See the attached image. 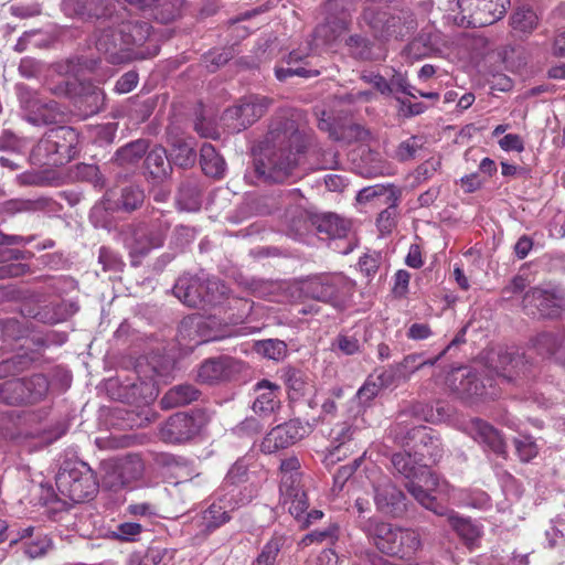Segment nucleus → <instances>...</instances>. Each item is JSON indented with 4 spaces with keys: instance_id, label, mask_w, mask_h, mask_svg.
I'll list each match as a JSON object with an SVG mask.
<instances>
[{
    "instance_id": "obj_1",
    "label": "nucleus",
    "mask_w": 565,
    "mask_h": 565,
    "mask_svg": "<svg viewBox=\"0 0 565 565\" xmlns=\"http://www.w3.org/2000/svg\"><path fill=\"white\" fill-rule=\"evenodd\" d=\"M305 147L303 137L296 121L287 116L273 121L262 141L260 158L255 171L265 181L284 182L294 174L298 164L297 156Z\"/></svg>"
},
{
    "instance_id": "obj_2",
    "label": "nucleus",
    "mask_w": 565,
    "mask_h": 565,
    "mask_svg": "<svg viewBox=\"0 0 565 565\" xmlns=\"http://www.w3.org/2000/svg\"><path fill=\"white\" fill-rule=\"evenodd\" d=\"M394 469L407 479L405 487L414 499L424 508L434 513H444L436 508V500L430 494L437 491L448 497L449 500L457 501L458 491L447 481L439 480L426 463L417 465L415 459L407 452L394 454L392 457Z\"/></svg>"
},
{
    "instance_id": "obj_3",
    "label": "nucleus",
    "mask_w": 565,
    "mask_h": 565,
    "mask_svg": "<svg viewBox=\"0 0 565 565\" xmlns=\"http://www.w3.org/2000/svg\"><path fill=\"white\" fill-rule=\"evenodd\" d=\"M362 530L372 544L383 554L401 559H411L422 548L420 534L375 519L366 520Z\"/></svg>"
},
{
    "instance_id": "obj_4",
    "label": "nucleus",
    "mask_w": 565,
    "mask_h": 565,
    "mask_svg": "<svg viewBox=\"0 0 565 565\" xmlns=\"http://www.w3.org/2000/svg\"><path fill=\"white\" fill-rule=\"evenodd\" d=\"M60 493L74 502L89 499L97 491V480L90 467L79 460L65 461L56 478Z\"/></svg>"
},
{
    "instance_id": "obj_5",
    "label": "nucleus",
    "mask_w": 565,
    "mask_h": 565,
    "mask_svg": "<svg viewBox=\"0 0 565 565\" xmlns=\"http://www.w3.org/2000/svg\"><path fill=\"white\" fill-rule=\"evenodd\" d=\"M169 228L170 222L164 215L149 224L130 227L125 235V245L129 250L131 265L139 266L141 259L152 249L161 247Z\"/></svg>"
},
{
    "instance_id": "obj_6",
    "label": "nucleus",
    "mask_w": 565,
    "mask_h": 565,
    "mask_svg": "<svg viewBox=\"0 0 565 565\" xmlns=\"http://www.w3.org/2000/svg\"><path fill=\"white\" fill-rule=\"evenodd\" d=\"M455 21L462 26L481 28L501 20L510 0H456Z\"/></svg>"
},
{
    "instance_id": "obj_7",
    "label": "nucleus",
    "mask_w": 565,
    "mask_h": 565,
    "mask_svg": "<svg viewBox=\"0 0 565 565\" xmlns=\"http://www.w3.org/2000/svg\"><path fill=\"white\" fill-rule=\"evenodd\" d=\"M299 469L300 461L297 457H289L280 463V503L282 507H287L294 518H300L301 513L308 509L307 494L300 483Z\"/></svg>"
},
{
    "instance_id": "obj_8",
    "label": "nucleus",
    "mask_w": 565,
    "mask_h": 565,
    "mask_svg": "<svg viewBox=\"0 0 565 565\" xmlns=\"http://www.w3.org/2000/svg\"><path fill=\"white\" fill-rule=\"evenodd\" d=\"M522 305L529 315L557 318L565 313V291L559 286L544 284L527 290Z\"/></svg>"
},
{
    "instance_id": "obj_9",
    "label": "nucleus",
    "mask_w": 565,
    "mask_h": 565,
    "mask_svg": "<svg viewBox=\"0 0 565 565\" xmlns=\"http://www.w3.org/2000/svg\"><path fill=\"white\" fill-rule=\"evenodd\" d=\"M271 99L259 95L245 96L227 108L222 120L232 132H238L257 121L268 109Z\"/></svg>"
},
{
    "instance_id": "obj_10",
    "label": "nucleus",
    "mask_w": 565,
    "mask_h": 565,
    "mask_svg": "<svg viewBox=\"0 0 565 565\" xmlns=\"http://www.w3.org/2000/svg\"><path fill=\"white\" fill-rule=\"evenodd\" d=\"M18 96L25 115V119L32 125H49L60 121L64 113L53 100L41 99L36 92L24 85L18 86Z\"/></svg>"
},
{
    "instance_id": "obj_11",
    "label": "nucleus",
    "mask_w": 565,
    "mask_h": 565,
    "mask_svg": "<svg viewBox=\"0 0 565 565\" xmlns=\"http://www.w3.org/2000/svg\"><path fill=\"white\" fill-rule=\"evenodd\" d=\"M128 46H132L134 61L153 57L159 52L156 40L151 36V26L143 21H127L118 26Z\"/></svg>"
},
{
    "instance_id": "obj_12",
    "label": "nucleus",
    "mask_w": 565,
    "mask_h": 565,
    "mask_svg": "<svg viewBox=\"0 0 565 565\" xmlns=\"http://www.w3.org/2000/svg\"><path fill=\"white\" fill-rule=\"evenodd\" d=\"M47 381L43 375L28 380H17L0 384L1 399L8 404L34 403L47 392Z\"/></svg>"
},
{
    "instance_id": "obj_13",
    "label": "nucleus",
    "mask_w": 565,
    "mask_h": 565,
    "mask_svg": "<svg viewBox=\"0 0 565 565\" xmlns=\"http://www.w3.org/2000/svg\"><path fill=\"white\" fill-rule=\"evenodd\" d=\"M78 143V136L75 129L66 126H58L50 129L39 142V150H43L47 156L56 154V161L71 159Z\"/></svg>"
},
{
    "instance_id": "obj_14",
    "label": "nucleus",
    "mask_w": 565,
    "mask_h": 565,
    "mask_svg": "<svg viewBox=\"0 0 565 565\" xmlns=\"http://www.w3.org/2000/svg\"><path fill=\"white\" fill-rule=\"evenodd\" d=\"M302 289L312 299L335 303L351 289V282L340 275L321 276L308 280Z\"/></svg>"
},
{
    "instance_id": "obj_15",
    "label": "nucleus",
    "mask_w": 565,
    "mask_h": 565,
    "mask_svg": "<svg viewBox=\"0 0 565 565\" xmlns=\"http://www.w3.org/2000/svg\"><path fill=\"white\" fill-rule=\"evenodd\" d=\"M126 38L118 28H106L96 34L95 45L111 64H124L134 61L132 46H128Z\"/></svg>"
},
{
    "instance_id": "obj_16",
    "label": "nucleus",
    "mask_w": 565,
    "mask_h": 565,
    "mask_svg": "<svg viewBox=\"0 0 565 565\" xmlns=\"http://www.w3.org/2000/svg\"><path fill=\"white\" fill-rule=\"evenodd\" d=\"M245 472L246 469L244 466L235 463L230 469L223 487L216 493L218 500H221V502H223L232 512L250 502L254 497L253 491L248 490L247 487L242 488L235 484L239 477L244 476Z\"/></svg>"
},
{
    "instance_id": "obj_17",
    "label": "nucleus",
    "mask_w": 565,
    "mask_h": 565,
    "mask_svg": "<svg viewBox=\"0 0 565 565\" xmlns=\"http://www.w3.org/2000/svg\"><path fill=\"white\" fill-rule=\"evenodd\" d=\"M307 433V428L299 420H290L273 428L262 441V450L273 454L287 448L300 440Z\"/></svg>"
},
{
    "instance_id": "obj_18",
    "label": "nucleus",
    "mask_w": 565,
    "mask_h": 565,
    "mask_svg": "<svg viewBox=\"0 0 565 565\" xmlns=\"http://www.w3.org/2000/svg\"><path fill=\"white\" fill-rule=\"evenodd\" d=\"M374 502L380 512L399 515L405 511V495L390 479H381L374 486Z\"/></svg>"
},
{
    "instance_id": "obj_19",
    "label": "nucleus",
    "mask_w": 565,
    "mask_h": 565,
    "mask_svg": "<svg viewBox=\"0 0 565 565\" xmlns=\"http://www.w3.org/2000/svg\"><path fill=\"white\" fill-rule=\"evenodd\" d=\"M114 0H63L62 10L66 15L81 18L110 17L115 10Z\"/></svg>"
},
{
    "instance_id": "obj_20",
    "label": "nucleus",
    "mask_w": 565,
    "mask_h": 565,
    "mask_svg": "<svg viewBox=\"0 0 565 565\" xmlns=\"http://www.w3.org/2000/svg\"><path fill=\"white\" fill-rule=\"evenodd\" d=\"M173 292L184 305L189 307H199L203 303H211L215 300L213 295L203 294V281L192 276L180 277Z\"/></svg>"
},
{
    "instance_id": "obj_21",
    "label": "nucleus",
    "mask_w": 565,
    "mask_h": 565,
    "mask_svg": "<svg viewBox=\"0 0 565 565\" xmlns=\"http://www.w3.org/2000/svg\"><path fill=\"white\" fill-rule=\"evenodd\" d=\"M198 431V426L192 417L178 413L171 416L160 429L161 438L171 444L189 440Z\"/></svg>"
},
{
    "instance_id": "obj_22",
    "label": "nucleus",
    "mask_w": 565,
    "mask_h": 565,
    "mask_svg": "<svg viewBox=\"0 0 565 565\" xmlns=\"http://www.w3.org/2000/svg\"><path fill=\"white\" fill-rule=\"evenodd\" d=\"M466 431L476 441L484 445L494 454L502 456L507 454V446L500 433L482 419L472 418L469 420L466 425Z\"/></svg>"
},
{
    "instance_id": "obj_23",
    "label": "nucleus",
    "mask_w": 565,
    "mask_h": 565,
    "mask_svg": "<svg viewBox=\"0 0 565 565\" xmlns=\"http://www.w3.org/2000/svg\"><path fill=\"white\" fill-rule=\"evenodd\" d=\"M536 352L565 366V330L543 332L533 340Z\"/></svg>"
},
{
    "instance_id": "obj_24",
    "label": "nucleus",
    "mask_w": 565,
    "mask_h": 565,
    "mask_svg": "<svg viewBox=\"0 0 565 565\" xmlns=\"http://www.w3.org/2000/svg\"><path fill=\"white\" fill-rule=\"evenodd\" d=\"M255 401L253 411L260 416L273 414L280 405L279 386L269 382L260 381L255 386Z\"/></svg>"
},
{
    "instance_id": "obj_25",
    "label": "nucleus",
    "mask_w": 565,
    "mask_h": 565,
    "mask_svg": "<svg viewBox=\"0 0 565 565\" xmlns=\"http://www.w3.org/2000/svg\"><path fill=\"white\" fill-rule=\"evenodd\" d=\"M231 510L216 497V500L195 520L202 535H207L231 519Z\"/></svg>"
},
{
    "instance_id": "obj_26",
    "label": "nucleus",
    "mask_w": 565,
    "mask_h": 565,
    "mask_svg": "<svg viewBox=\"0 0 565 565\" xmlns=\"http://www.w3.org/2000/svg\"><path fill=\"white\" fill-rule=\"evenodd\" d=\"M142 469L143 465L139 457H129L116 467V470H119L118 476H115L116 471L107 473L103 482L109 489L116 490L130 480L139 478L142 475Z\"/></svg>"
},
{
    "instance_id": "obj_27",
    "label": "nucleus",
    "mask_w": 565,
    "mask_h": 565,
    "mask_svg": "<svg viewBox=\"0 0 565 565\" xmlns=\"http://www.w3.org/2000/svg\"><path fill=\"white\" fill-rule=\"evenodd\" d=\"M436 508L444 513H437L447 518L450 526L465 540L468 545H473L480 537L481 532L478 525L473 524L469 519L459 516L455 511L448 510L436 502Z\"/></svg>"
},
{
    "instance_id": "obj_28",
    "label": "nucleus",
    "mask_w": 565,
    "mask_h": 565,
    "mask_svg": "<svg viewBox=\"0 0 565 565\" xmlns=\"http://www.w3.org/2000/svg\"><path fill=\"white\" fill-rule=\"evenodd\" d=\"M232 374V361L227 358L205 361L199 369L198 379L202 383L214 384L227 380Z\"/></svg>"
},
{
    "instance_id": "obj_29",
    "label": "nucleus",
    "mask_w": 565,
    "mask_h": 565,
    "mask_svg": "<svg viewBox=\"0 0 565 565\" xmlns=\"http://www.w3.org/2000/svg\"><path fill=\"white\" fill-rule=\"evenodd\" d=\"M137 373L139 376V384H134L132 387L138 390L140 387V394L143 399L148 403L153 401L158 396V384L160 382V377L162 376L161 372L156 367L148 365H143L141 362L137 364Z\"/></svg>"
},
{
    "instance_id": "obj_30",
    "label": "nucleus",
    "mask_w": 565,
    "mask_h": 565,
    "mask_svg": "<svg viewBox=\"0 0 565 565\" xmlns=\"http://www.w3.org/2000/svg\"><path fill=\"white\" fill-rule=\"evenodd\" d=\"M352 435V427L348 423L339 424L331 430L332 444H335V446L329 449L324 457L327 465H333L347 456V451H342V448L351 439Z\"/></svg>"
},
{
    "instance_id": "obj_31",
    "label": "nucleus",
    "mask_w": 565,
    "mask_h": 565,
    "mask_svg": "<svg viewBox=\"0 0 565 565\" xmlns=\"http://www.w3.org/2000/svg\"><path fill=\"white\" fill-rule=\"evenodd\" d=\"M363 20L375 31L376 36L388 38L394 35L397 20L387 17L386 12L367 8L363 12Z\"/></svg>"
},
{
    "instance_id": "obj_32",
    "label": "nucleus",
    "mask_w": 565,
    "mask_h": 565,
    "mask_svg": "<svg viewBox=\"0 0 565 565\" xmlns=\"http://www.w3.org/2000/svg\"><path fill=\"white\" fill-rule=\"evenodd\" d=\"M199 396V391L192 385H178L169 390L161 399L163 408H174L190 404Z\"/></svg>"
},
{
    "instance_id": "obj_33",
    "label": "nucleus",
    "mask_w": 565,
    "mask_h": 565,
    "mask_svg": "<svg viewBox=\"0 0 565 565\" xmlns=\"http://www.w3.org/2000/svg\"><path fill=\"white\" fill-rule=\"evenodd\" d=\"M201 166L203 172L213 178H221L225 171V161L211 143L201 147Z\"/></svg>"
},
{
    "instance_id": "obj_34",
    "label": "nucleus",
    "mask_w": 565,
    "mask_h": 565,
    "mask_svg": "<svg viewBox=\"0 0 565 565\" xmlns=\"http://www.w3.org/2000/svg\"><path fill=\"white\" fill-rule=\"evenodd\" d=\"M319 127L322 130H328L330 132V137L334 140H343L351 142L353 140H362L367 136V131L362 128L360 125H348V126H332L326 119H322L319 122Z\"/></svg>"
},
{
    "instance_id": "obj_35",
    "label": "nucleus",
    "mask_w": 565,
    "mask_h": 565,
    "mask_svg": "<svg viewBox=\"0 0 565 565\" xmlns=\"http://www.w3.org/2000/svg\"><path fill=\"white\" fill-rule=\"evenodd\" d=\"M183 0H159L148 13L160 23H170L181 15Z\"/></svg>"
},
{
    "instance_id": "obj_36",
    "label": "nucleus",
    "mask_w": 565,
    "mask_h": 565,
    "mask_svg": "<svg viewBox=\"0 0 565 565\" xmlns=\"http://www.w3.org/2000/svg\"><path fill=\"white\" fill-rule=\"evenodd\" d=\"M146 168L154 178L166 177L170 170V160L162 147H154L147 153Z\"/></svg>"
},
{
    "instance_id": "obj_37",
    "label": "nucleus",
    "mask_w": 565,
    "mask_h": 565,
    "mask_svg": "<svg viewBox=\"0 0 565 565\" xmlns=\"http://www.w3.org/2000/svg\"><path fill=\"white\" fill-rule=\"evenodd\" d=\"M318 231L330 237L340 238L347 235L349 222L337 214H324L318 220Z\"/></svg>"
},
{
    "instance_id": "obj_38",
    "label": "nucleus",
    "mask_w": 565,
    "mask_h": 565,
    "mask_svg": "<svg viewBox=\"0 0 565 565\" xmlns=\"http://www.w3.org/2000/svg\"><path fill=\"white\" fill-rule=\"evenodd\" d=\"M539 23L536 13L526 7L518 8L510 18V24L514 31L531 33Z\"/></svg>"
},
{
    "instance_id": "obj_39",
    "label": "nucleus",
    "mask_w": 565,
    "mask_h": 565,
    "mask_svg": "<svg viewBox=\"0 0 565 565\" xmlns=\"http://www.w3.org/2000/svg\"><path fill=\"white\" fill-rule=\"evenodd\" d=\"M394 198H396L394 191L391 188H386L384 185L364 188L358 193L356 196L360 203L375 201L376 205L384 204Z\"/></svg>"
},
{
    "instance_id": "obj_40",
    "label": "nucleus",
    "mask_w": 565,
    "mask_h": 565,
    "mask_svg": "<svg viewBox=\"0 0 565 565\" xmlns=\"http://www.w3.org/2000/svg\"><path fill=\"white\" fill-rule=\"evenodd\" d=\"M391 374L384 372L375 380L369 377L365 383L359 388L356 396L362 404L371 402L381 391L382 387L387 385V380Z\"/></svg>"
},
{
    "instance_id": "obj_41",
    "label": "nucleus",
    "mask_w": 565,
    "mask_h": 565,
    "mask_svg": "<svg viewBox=\"0 0 565 565\" xmlns=\"http://www.w3.org/2000/svg\"><path fill=\"white\" fill-rule=\"evenodd\" d=\"M288 394L292 401L307 395L312 385L300 371H291L287 376Z\"/></svg>"
},
{
    "instance_id": "obj_42",
    "label": "nucleus",
    "mask_w": 565,
    "mask_h": 565,
    "mask_svg": "<svg viewBox=\"0 0 565 565\" xmlns=\"http://www.w3.org/2000/svg\"><path fill=\"white\" fill-rule=\"evenodd\" d=\"M284 536H273L263 547L260 554L253 563V565H274L277 556L284 546Z\"/></svg>"
},
{
    "instance_id": "obj_43",
    "label": "nucleus",
    "mask_w": 565,
    "mask_h": 565,
    "mask_svg": "<svg viewBox=\"0 0 565 565\" xmlns=\"http://www.w3.org/2000/svg\"><path fill=\"white\" fill-rule=\"evenodd\" d=\"M147 141L139 139L120 148L116 152V158L121 164L132 163L139 160L147 152Z\"/></svg>"
},
{
    "instance_id": "obj_44",
    "label": "nucleus",
    "mask_w": 565,
    "mask_h": 565,
    "mask_svg": "<svg viewBox=\"0 0 565 565\" xmlns=\"http://www.w3.org/2000/svg\"><path fill=\"white\" fill-rule=\"evenodd\" d=\"M195 158L193 147L189 142L180 140L173 145L171 160L177 166L182 168L192 167L195 162Z\"/></svg>"
},
{
    "instance_id": "obj_45",
    "label": "nucleus",
    "mask_w": 565,
    "mask_h": 565,
    "mask_svg": "<svg viewBox=\"0 0 565 565\" xmlns=\"http://www.w3.org/2000/svg\"><path fill=\"white\" fill-rule=\"evenodd\" d=\"M385 204H387V207L380 213L376 220L377 228L383 235L391 233L396 225L397 196Z\"/></svg>"
},
{
    "instance_id": "obj_46",
    "label": "nucleus",
    "mask_w": 565,
    "mask_h": 565,
    "mask_svg": "<svg viewBox=\"0 0 565 565\" xmlns=\"http://www.w3.org/2000/svg\"><path fill=\"white\" fill-rule=\"evenodd\" d=\"M143 192L135 185H127L121 190L118 206L125 211L136 210L143 202Z\"/></svg>"
},
{
    "instance_id": "obj_47",
    "label": "nucleus",
    "mask_w": 565,
    "mask_h": 565,
    "mask_svg": "<svg viewBox=\"0 0 565 565\" xmlns=\"http://www.w3.org/2000/svg\"><path fill=\"white\" fill-rule=\"evenodd\" d=\"M256 349L257 352L264 355L265 358L276 361L284 359L287 352V347L285 342L273 339L259 342Z\"/></svg>"
},
{
    "instance_id": "obj_48",
    "label": "nucleus",
    "mask_w": 565,
    "mask_h": 565,
    "mask_svg": "<svg viewBox=\"0 0 565 565\" xmlns=\"http://www.w3.org/2000/svg\"><path fill=\"white\" fill-rule=\"evenodd\" d=\"M343 30V21L335 23L334 28L331 26V23L319 25L315 31V41L317 42V45L319 44V42L326 44L330 43L334 41Z\"/></svg>"
},
{
    "instance_id": "obj_49",
    "label": "nucleus",
    "mask_w": 565,
    "mask_h": 565,
    "mask_svg": "<svg viewBox=\"0 0 565 565\" xmlns=\"http://www.w3.org/2000/svg\"><path fill=\"white\" fill-rule=\"evenodd\" d=\"M51 546V540L46 535H41L25 544L24 553L29 558L33 559L45 555Z\"/></svg>"
},
{
    "instance_id": "obj_50",
    "label": "nucleus",
    "mask_w": 565,
    "mask_h": 565,
    "mask_svg": "<svg viewBox=\"0 0 565 565\" xmlns=\"http://www.w3.org/2000/svg\"><path fill=\"white\" fill-rule=\"evenodd\" d=\"M514 445L521 461L527 462L537 455V446L532 437L523 436L516 438Z\"/></svg>"
},
{
    "instance_id": "obj_51",
    "label": "nucleus",
    "mask_w": 565,
    "mask_h": 565,
    "mask_svg": "<svg viewBox=\"0 0 565 565\" xmlns=\"http://www.w3.org/2000/svg\"><path fill=\"white\" fill-rule=\"evenodd\" d=\"M419 148V140L416 137H412L398 145L394 156L399 161H407L415 157Z\"/></svg>"
},
{
    "instance_id": "obj_52",
    "label": "nucleus",
    "mask_w": 565,
    "mask_h": 565,
    "mask_svg": "<svg viewBox=\"0 0 565 565\" xmlns=\"http://www.w3.org/2000/svg\"><path fill=\"white\" fill-rule=\"evenodd\" d=\"M142 531V526L136 522H125L117 526L114 532L115 536L121 541L134 542L138 539Z\"/></svg>"
},
{
    "instance_id": "obj_53",
    "label": "nucleus",
    "mask_w": 565,
    "mask_h": 565,
    "mask_svg": "<svg viewBox=\"0 0 565 565\" xmlns=\"http://www.w3.org/2000/svg\"><path fill=\"white\" fill-rule=\"evenodd\" d=\"M318 74H319L318 71L308 70L302 66L295 67L292 65H288L287 67H277L276 68V77L279 81H285L291 76L311 77V76H317Z\"/></svg>"
},
{
    "instance_id": "obj_54",
    "label": "nucleus",
    "mask_w": 565,
    "mask_h": 565,
    "mask_svg": "<svg viewBox=\"0 0 565 565\" xmlns=\"http://www.w3.org/2000/svg\"><path fill=\"white\" fill-rule=\"evenodd\" d=\"M138 74L136 72L125 73L115 85V92L118 94H127L131 92L138 84Z\"/></svg>"
},
{
    "instance_id": "obj_55",
    "label": "nucleus",
    "mask_w": 565,
    "mask_h": 565,
    "mask_svg": "<svg viewBox=\"0 0 565 565\" xmlns=\"http://www.w3.org/2000/svg\"><path fill=\"white\" fill-rule=\"evenodd\" d=\"M41 63L32 57H24L19 65V73L25 78L36 77L41 73Z\"/></svg>"
},
{
    "instance_id": "obj_56",
    "label": "nucleus",
    "mask_w": 565,
    "mask_h": 565,
    "mask_svg": "<svg viewBox=\"0 0 565 565\" xmlns=\"http://www.w3.org/2000/svg\"><path fill=\"white\" fill-rule=\"evenodd\" d=\"M499 146L504 151L522 152L524 150V142L516 134H508L499 140Z\"/></svg>"
},
{
    "instance_id": "obj_57",
    "label": "nucleus",
    "mask_w": 565,
    "mask_h": 565,
    "mask_svg": "<svg viewBox=\"0 0 565 565\" xmlns=\"http://www.w3.org/2000/svg\"><path fill=\"white\" fill-rule=\"evenodd\" d=\"M420 367V354H409L398 365V370L404 376H409Z\"/></svg>"
},
{
    "instance_id": "obj_58",
    "label": "nucleus",
    "mask_w": 565,
    "mask_h": 565,
    "mask_svg": "<svg viewBox=\"0 0 565 565\" xmlns=\"http://www.w3.org/2000/svg\"><path fill=\"white\" fill-rule=\"evenodd\" d=\"M465 380L460 382V387H458V392L467 395H478V384L477 376L475 373L468 371L466 374H461Z\"/></svg>"
},
{
    "instance_id": "obj_59",
    "label": "nucleus",
    "mask_w": 565,
    "mask_h": 565,
    "mask_svg": "<svg viewBox=\"0 0 565 565\" xmlns=\"http://www.w3.org/2000/svg\"><path fill=\"white\" fill-rule=\"evenodd\" d=\"M335 532H337L335 527H329L323 531H313V532L307 534L302 539L301 543L303 545H309L313 542H323L326 540H333L335 537Z\"/></svg>"
},
{
    "instance_id": "obj_60",
    "label": "nucleus",
    "mask_w": 565,
    "mask_h": 565,
    "mask_svg": "<svg viewBox=\"0 0 565 565\" xmlns=\"http://www.w3.org/2000/svg\"><path fill=\"white\" fill-rule=\"evenodd\" d=\"M388 84L391 85L392 92L396 89L411 97H415V87L407 83V79L403 74L396 73L393 75L391 83Z\"/></svg>"
},
{
    "instance_id": "obj_61",
    "label": "nucleus",
    "mask_w": 565,
    "mask_h": 565,
    "mask_svg": "<svg viewBox=\"0 0 565 565\" xmlns=\"http://www.w3.org/2000/svg\"><path fill=\"white\" fill-rule=\"evenodd\" d=\"M210 294L215 297V300L210 305H214L225 295V287L216 279H207L203 281V294Z\"/></svg>"
},
{
    "instance_id": "obj_62",
    "label": "nucleus",
    "mask_w": 565,
    "mask_h": 565,
    "mask_svg": "<svg viewBox=\"0 0 565 565\" xmlns=\"http://www.w3.org/2000/svg\"><path fill=\"white\" fill-rule=\"evenodd\" d=\"M338 348L344 354L351 355L359 351L360 344L359 341L354 337L349 335H340L337 339Z\"/></svg>"
},
{
    "instance_id": "obj_63",
    "label": "nucleus",
    "mask_w": 565,
    "mask_h": 565,
    "mask_svg": "<svg viewBox=\"0 0 565 565\" xmlns=\"http://www.w3.org/2000/svg\"><path fill=\"white\" fill-rule=\"evenodd\" d=\"M363 79L365 82L372 84L382 94H390V93H392L391 85L380 74L371 73L369 75H363Z\"/></svg>"
},
{
    "instance_id": "obj_64",
    "label": "nucleus",
    "mask_w": 565,
    "mask_h": 565,
    "mask_svg": "<svg viewBox=\"0 0 565 565\" xmlns=\"http://www.w3.org/2000/svg\"><path fill=\"white\" fill-rule=\"evenodd\" d=\"M431 335V330L426 323H414L408 328L407 337L412 340H425Z\"/></svg>"
}]
</instances>
